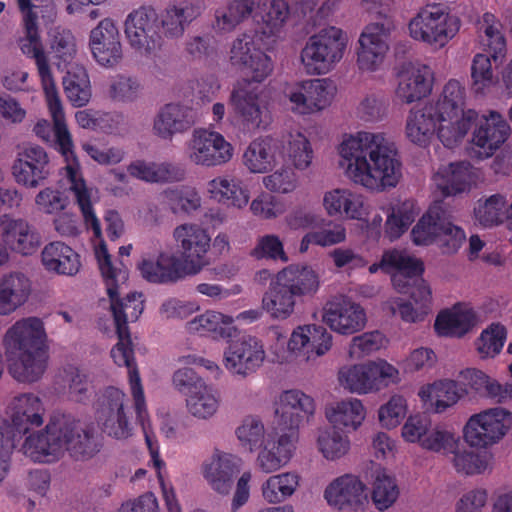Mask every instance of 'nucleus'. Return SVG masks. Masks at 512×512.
<instances>
[{"label":"nucleus","instance_id":"4468645a","mask_svg":"<svg viewBox=\"0 0 512 512\" xmlns=\"http://www.w3.org/2000/svg\"><path fill=\"white\" fill-rule=\"evenodd\" d=\"M251 82L234 88L230 96V104L235 119L244 132L255 133L268 125V111L261 103L257 89L250 87Z\"/></svg>","mask_w":512,"mask_h":512},{"label":"nucleus","instance_id":"f257e3e1","mask_svg":"<svg viewBox=\"0 0 512 512\" xmlns=\"http://www.w3.org/2000/svg\"><path fill=\"white\" fill-rule=\"evenodd\" d=\"M96 257L107 294L111 302V311L116 327L118 342L111 349V357L119 367H126L129 375V385L134 399L135 412L138 419L144 424L146 402L141 379L134 358L133 343L131 340L128 322L138 320L144 310L142 293H130L126 298L119 297V283L127 279V272L112 265L111 256L106 245L102 242L96 249Z\"/></svg>","mask_w":512,"mask_h":512},{"label":"nucleus","instance_id":"473e14b6","mask_svg":"<svg viewBox=\"0 0 512 512\" xmlns=\"http://www.w3.org/2000/svg\"><path fill=\"white\" fill-rule=\"evenodd\" d=\"M296 439L295 433L283 432L277 441L268 435L257 458L260 469L265 473H271L288 463L295 449Z\"/></svg>","mask_w":512,"mask_h":512},{"label":"nucleus","instance_id":"c85d7f7f","mask_svg":"<svg viewBox=\"0 0 512 512\" xmlns=\"http://www.w3.org/2000/svg\"><path fill=\"white\" fill-rule=\"evenodd\" d=\"M365 485L353 475L346 474L331 482L324 491L328 504L343 510L345 507L362 505L367 499Z\"/></svg>","mask_w":512,"mask_h":512},{"label":"nucleus","instance_id":"864d4df0","mask_svg":"<svg viewBox=\"0 0 512 512\" xmlns=\"http://www.w3.org/2000/svg\"><path fill=\"white\" fill-rule=\"evenodd\" d=\"M418 211L413 200H405L391 208L385 222V234L394 241L400 238L414 222Z\"/></svg>","mask_w":512,"mask_h":512},{"label":"nucleus","instance_id":"4c0bfd02","mask_svg":"<svg viewBox=\"0 0 512 512\" xmlns=\"http://www.w3.org/2000/svg\"><path fill=\"white\" fill-rule=\"evenodd\" d=\"M297 298L313 296L319 289V276L309 266L289 265L275 276Z\"/></svg>","mask_w":512,"mask_h":512},{"label":"nucleus","instance_id":"680f3d73","mask_svg":"<svg viewBox=\"0 0 512 512\" xmlns=\"http://www.w3.org/2000/svg\"><path fill=\"white\" fill-rule=\"evenodd\" d=\"M189 412L198 418L212 416L218 408V398L212 387L206 384L186 399Z\"/></svg>","mask_w":512,"mask_h":512},{"label":"nucleus","instance_id":"a19ab883","mask_svg":"<svg viewBox=\"0 0 512 512\" xmlns=\"http://www.w3.org/2000/svg\"><path fill=\"white\" fill-rule=\"evenodd\" d=\"M324 207L331 216L345 214L351 219L360 220L365 214L361 195L348 189H334L324 196Z\"/></svg>","mask_w":512,"mask_h":512},{"label":"nucleus","instance_id":"a878e982","mask_svg":"<svg viewBox=\"0 0 512 512\" xmlns=\"http://www.w3.org/2000/svg\"><path fill=\"white\" fill-rule=\"evenodd\" d=\"M138 269L145 280L155 284H173L189 274L184 262L167 252L159 253L156 259H143Z\"/></svg>","mask_w":512,"mask_h":512},{"label":"nucleus","instance_id":"dca6fc26","mask_svg":"<svg viewBox=\"0 0 512 512\" xmlns=\"http://www.w3.org/2000/svg\"><path fill=\"white\" fill-rule=\"evenodd\" d=\"M394 28L390 17L368 24L359 37L357 65L362 71H375L388 50L386 39Z\"/></svg>","mask_w":512,"mask_h":512},{"label":"nucleus","instance_id":"f704fd0d","mask_svg":"<svg viewBox=\"0 0 512 512\" xmlns=\"http://www.w3.org/2000/svg\"><path fill=\"white\" fill-rule=\"evenodd\" d=\"M439 129L440 115L429 104L410 111L406 122V135L411 142L424 147Z\"/></svg>","mask_w":512,"mask_h":512},{"label":"nucleus","instance_id":"1a4fd4ad","mask_svg":"<svg viewBox=\"0 0 512 512\" xmlns=\"http://www.w3.org/2000/svg\"><path fill=\"white\" fill-rule=\"evenodd\" d=\"M460 19L446 3H427L410 20L408 28L413 39L444 47L459 31Z\"/></svg>","mask_w":512,"mask_h":512},{"label":"nucleus","instance_id":"0eeeda50","mask_svg":"<svg viewBox=\"0 0 512 512\" xmlns=\"http://www.w3.org/2000/svg\"><path fill=\"white\" fill-rule=\"evenodd\" d=\"M44 407L41 399L24 393L12 402L11 422L0 419V483L10 469L11 455L16 442L34 427L43 424Z\"/></svg>","mask_w":512,"mask_h":512},{"label":"nucleus","instance_id":"79ce46f5","mask_svg":"<svg viewBox=\"0 0 512 512\" xmlns=\"http://www.w3.org/2000/svg\"><path fill=\"white\" fill-rule=\"evenodd\" d=\"M380 268L386 273H393L392 283L394 279L399 281L405 279L412 280L414 277L422 276L424 272L423 262L413 258L396 249L385 251L380 261Z\"/></svg>","mask_w":512,"mask_h":512},{"label":"nucleus","instance_id":"2eb2a0df","mask_svg":"<svg viewBox=\"0 0 512 512\" xmlns=\"http://www.w3.org/2000/svg\"><path fill=\"white\" fill-rule=\"evenodd\" d=\"M230 61L247 75L245 82L261 83L273 70L271 58L257 48L254 37L246 33L233 41Z\"/></svg>","mask_w":512,"mask_h":512},{"label":"nucleus","instance_id":"052dcab7","mask_svg":"<svg viewBox=\"0 0 512 512\" xmlns=\"http://www.w3.org/2000/svg\"><path fill=\"white\" fill-rule=\"evenodd\" d=\"M290 8L285 0H271L260 7V16L265 25L264 33L275 35L288 19Z\"/></svg>","mask_w":512,"mask_h":512},{"label":"nucleus","instance_id":"338daca9","mask_svg":"<svg viewBox=\"0 0 512 512\" xmlns=\"http://www.w3.org/2000/svg\"><path fill=\"white\" fill-rule=\"evenodd\" d=\"M241 445L252 452L266 441L263 423L255 417H247L236 430Z\"/></svg>","mask_w":512,"mask_h":512},{"label":"nucleus","instance_id":"20e7f679","mask_svg":"<svg viewBox=\"0 0 512 512\" xmlns=\"http://www.w3.org/2000/svg\"><path fill=\"white\" fill-rule=\"evenodd\" d=\"M93 429L83 427L70 415L55 414L42 431L29 434L23 454L34 462L53 463L68 451L75 460L92 458L100 450Z\"/></svg>","mask_w":512,"mask_h":512},{"label":"nucleus","instance_id":"412c9836","mask_svg":"<svg viewBox=\"0 0 512 512\" xmlns=\"http://www.w3.org/2000/svg\"><path fill=\"white\" fill-rule=\"evenodd\" d=\"M315 403L312 397L300 390H287L280 395L276 408L277 428L281 432L295 433L299 426L314 414Z\"/></svg>","mask_w":512,"mask_h":512},{"label":"nucleus","instance_id":"e2e57ef3","mask_svg":"<svg viewBox=\"0 0 512 512\" xmlns=\"http://www.w3.org/2000/svg\"><path fill=\"white\" fill-rule=\"evenodd\" d=\"M398 495L399 490L394 478L384 471H378L372 490L375 506L381 511L388 509L397 500Z\"/></svg>","mask_w":512,"mask_h":512},{"label":"nucleus","instance_id":"f8f14e48","mask_svg":"<svg viewBox=\"0 0 512 512\" xmlns=\"http://www.w3.org/2000/svg\"><path fill=\"white\" fill-rule=\"evenodd\" d=\"M512 425V413L497 407L471 416L464 427V439L472 447L498 442Z\"/></svg>","mask_w":512,"mask_h":512},{"label":"nucleus","instance_id":"f3484780","mask_svg":"<svg viewBox=\"0 0 512 512\" xmlns=\"http://www.w3.org/2000/svg\"><path fill=\"white\" fill-rule=\"evenodd\" d=\"M126 395L115 387L104 390L97 410V418L103 432L115 439H126L132 435V423L125 410Z\"/></svg>","mask_w":512,"mask_h":512},{"label":"nucleus","instance_id":"a211bd4d","mask_svg":"<svg viewBox=\"0 0 512 512\" xmlns=\"http://www.w3.org/2000/svg\"><path fill=\"white\" fill-rule=\"evenodd\" d=\"M265 351L256 337L243 335L229 342L224 351V366L232 374L246 377L254 373L263 363Z\"/></svg>","mask_w":512,"mask_h":512},{"label":"nucleus","instance_id":"774afa93","mask_svg":"<svg viewBox=\"0 0 512 512\" xmlns=\"http://www.w3.org/2000/svg\"><path fill=\"white\" fill-rule=\"evenodd\" d=\"M68 382L69 397L76 402H85L93 393V387L87 374L70 366L64 370Z\"/></svg>","mask_w":512,"mask_h":512},{"label":"nucleus","instance_id":"6ab92c4d","mask_svg":"<svg viewBox=\"0 0 512 512\" xmlns=\"http://www.w3.org/2000/svg\"><path fill=\"white\" fill-rule=\"evenodd\" d=\"M173 235L181 249L182 261L188 273H199L208 264L206 255L211 238L207 231L197 224H182L175 228Z\"/></svg>","mask_w":512,"mask_h":512},{"label":"nucleus","instance_id":"3c124183","mask_svg":"<svg viewBox=\"0 0 512 512\" xmlns=\"http://www.w3.org/2000/svg\"><path fill=\"white\" fill-rule=\"evenodd\" d=\"M340 384L351 392L365 394L376 390L370 363L343 367L338 374Z\"/></svg>","mask_w":512,"mask_h":512},{"label":"nucleus","instance_id":"39448f33","mask_svg":"<svg viewBox=\"0 0 512 512\" xmlns=\"http://www.w3.org/2000/svg\"><path fill=\"white\" fill-rule=\"evenodd\" d=\"M8 370L19 382L32 383L39 380L48 364V347L44 324L37 317L16 321L3 339Z\"/></svg>","mask_w":512,"mask_h":512},{"label":"nucleus","instance_id":"ea45409f","mask_svg":"<svg viewBox=\"0 0 512 512\" xmlns=\"http://www.w3.org/2000/svg\"><path fill=\"white\" fill-rule=\"evenodd\" d=\"M296 299L294 293L275 277L262 297V309L273 319L285 320L293 314Z\"/></svg>","mask_w":512,"mask_h":512},{"label":"nucleus","instance_id":"7c9ffc66","mask_svg":"<svg viewBox=\"0 0 512 512\" xmlns=\"http://www.w3.org/2000/svg\"><path fill=\"white\" fill-rule=\"evenodd\" d=\"M475 182L473 166L468 161L450 163L440 168L435 175L437 188L445 197L468 191Z\"/></svg>","mask_w":512,"mask_h":512},{"label":"nucleus","instance_id":"bb28decb","mask_svg":"<svg viewBox=\"0 0 512 512\" xmlns=\"http://www.w3.org/2000/svg\"><path fill=\"white\" fill-rule=\"evenodd\" d=\"M20 11L24 14L25 36L20 39V49L24 55L33 58L41 75L48 80L47 57L44 53L37 25L38 16L33 12L35 7L31 0H17Z\"/></svg>","mask_w":512,"mask_h":512},{"label":"nucleus","instance_id":"4d7b16f0","mask_svg":"<svg viewBox=\"0 0 512 512\" xmlns=\"http://www.w3.org/2000/svg\"><path fill=\"white\" fill-rule=\"evenodd\" d=\"M430 80L420 70L402 76L396 89L397 97L407 104L426 97L431 91Z\"/></svg>","mask_w":512,"mask_h":512},{"label":"nucleus","instance_id":"b1692460","mask_svg":"<svg viewBox=\"0 0 512 512\" xmlns=\"http://www.w3.org/2000/svg\"><path fill=\"white\" fill-rule=\"evenodd\" d=\"M511 128L506 119L496 111L483 115L472 135V143L478 148V157H491L509 138Z\"/></svg>","mask_w":512,"mask_h":512},{"label":"nucleus","instance_id":"13d9d810","mask_svg":"<svg viewBox=\"0 0 512 512\" xmlns=\"http://www.w3.org/2000/svg\"><path fill=\"white\" fill-rule=\"evenodd\" d=\"M336 428L333 426L321 431L317 439L319 451L324 458L331 461L342 458L350 449L348 436Z\"/></svg>","mask_w":512,"mask_h":512},{"label":"nucleus","instance_id":"cd10ccee","mask_svg":"<svg viewBox=\"0 0 512 512\" xmlns=\"http://www.w3.org/2000/svg\"><path fill=\"white\" fill-rule=\"evenodd\" d=\"M197 111L187 105L169 103L160 109L155 120V133L162 139L190 130L197 121Z\"/></svg>","mask_w":512,"mask_h":512},{"label":"nucleus","instance_id":"c756f323","mask_svg":"<svg viewBox=\"0 0 512 512\" xmlns=\"http://www.w3.org/2000/svg\"><path fill=\"white\" fill-rule=\"evenodd\" d=\"M241 459L232 454L216 453L203 466V474L211 487L220 494H228L234 477L240 472Z\"/></svg>","mask_w":512,"mask_h":512},{"label":"nucleus","instance_id":"5fc2aeb1","mask_svg":"<svg viewBox=\"0 0 512 512\" xmlns=\"http://www.w3.org/2000/svg\"><path fill=\"white\" fill-rule=\"evenodd\" d=\"M299 485V476L286 472L270 476L262 485V495L269 503H280L292 496Z\"/></svg>","mask_w":512,"mask_h":512},{"label":"nucleus","instance_id":"09e8293b","mask_svg":"<svg viewBox=\"0 0 512 512\" xmlns=\"http://www.w3.org/2000/svg\"><path fill=\"white\" fill-rule=\"evenodd\" d=\"M63 86L68 100L74 107H83L91 99L90 79L83 66H71L63 78Z\"/></svg>","mask_w":512,"mask_h":512},{"label":"nucleus","instance_id":"72a5a7b5","mask_svg":"<svg viewBox=\"0 0 512 512\" xmlns=\"http://www.w3.org/2000/svg\"><path fill=\"white\" fill-rule=\"evenodd\" d=\"M233 323V317L208 310L188 321L186 328L190 333L211 337L212 339H229L237 333V328Z\"/></svg>","mask_w":512,"mask_h":512},{"label":"nucleus","instance_id":"2f4dec72","mask_svg":"<svg viewBox=\"0 0 512 512\" xmlns=\"http://www.w3.org/2000/svg\"><path fill=\"white\" fill-rule=\"evenodd\" d=\"M1 236L6 247L22 255H32L41 243L40 234L22 219L4 223Z\"/></svg>","mask_w":512,"mask_h":512},{"label":"nucleus","instance_id":"de8ad7c7","mask_svg":"<svg viewBox=\"0 0 512 512\" xmlns=\"http://www.w3.org/2000/svg\"><path fill=\"white\" fill-rule=\"evenodd\" d=\"M365 414L362 402L355 398L337 402L326 411V417L334 427L351 430H356L362 424Z\"/></svg>","mask_w":512,"mask_h":512},{"label":"nucleus","instance_id":"603ef678","mask_svg":"<svg viewBox=\"0 0 512 512\" xmlns=\"http://www.w3.org/2000/svg\"><path fill=\"white\" fill-rule=\"evenodd\" d=\"M251 0H231L215 11L213 27L219 32H231L252 12Z\"/></svg>","mask_w":512,"mask_h":512},{"label":"nucleus","instance_id":"aec40b11","mask_svg":"<svg viewBox=\"0 0 512 512\" xmlns=\"http://www.w3.org/2000/svg\"><path fill=\"white\" fill-rule=\"evenodd\" d=\"M15 181L26 188H37L50 175V160L44 148L30 145L17 153L12 165Z\"/></svg>","mask_w":512,"mask_h":512},{"label":"nucleus","instance_id":"37998d69","mask_svg":"<svg viewBox=\"0 0 512 512\" xmlns=\"http://www.w3.org/2000/svg\"><path fill=\"white\" fill-rule=\"evenodd\" d=\"M200 14L199 8L192 4L167 7L159 15L160 34L169 38L183 35L185 27Z\"/></svg>","mask_w":512,"mask_h":512},{"label":"nucleus","instance_id":"9b49d317","mask_svg":"<svg viewBox=\"0 0 512 512\" xmlns=\"http://www.w3.org/2000/svg\"><path fill=\"white\" fill-rule=\"evenodd\" d=\"M125 34L132 48L142 55H152L162 45L157 11L144 5L130 12L125 21Z\"/></svg>","mask_w":512,"mask_h":512},{"label":"nucleus","instance_id":"f03ea898","mask_svg":"<svg viewBox=\"0 0 512 512\" xmlns=\"http://www.w3.org/2000/svg\"><path fill=\"white\" fill-rule=\"evenodd\" d=\"M339 154L347 176L367 189L395 187L401 177V162L394 145L382 134L360 131L345 139Z\"/></svg>","mask_w":512,"mask_h":512},{"label":"nucleus","instance_id":"58836bf2","mask_svg":"<svg viewBox=\"0 0 512 512\" xmlns=\"http://www.w3.org/2000/svg\"><path fill=\"white\" fill-rule=\"evenodd\" d=\"M210 197L227 207L241 209L249 202V191L242 181L234 177H217L209 181Z\"/></svg>","mask_w":512,"mask_h":512},{"label":"nucleus","instance_id":"393cba45","mask_svg":"<svg viewBox=\"0 0 512 512\" xmlns=\"http://www.w3.org/2000/svg\"><path fill=\"white\" fill-rule=\"evenodd\" d=\"M90 48L95 60L104 67H113L122 59L120 34L114 21L105 18L90 33Z\"/></svg>","mask_w":512,"mask_h":512},{"label":"nucleus","instance_id":"4be33fe9","mask_svg":"<svg viewBox=\"0 0 512 512\" xmlns=\"http://www.w3.org/2000/svg\"><path fill=\"white\" fill-rule=\"evenodd\" d=\"M324 322L335 332L351 335L361 330L366 322L364 309L346 296H336L323 308Z\"/></svg>","mask_w":512,"mask_h":512},{"label":"nucleus","instance_id":"7ed1b4c3","mask_svg":"<svg viewBox=\"0 0 512 512\" xmlns=\"http://www.w3.org/2000/svg\"><path fill=\"white\" fill-rule=\"evenodd\" d=\"M47 67L49 75L47 81L41 75L40 70H38V74L53 119V126H51L47 120H39L35 124L33 131L37 137L44 141H49L51 132L54 133L55 145L66 161L65 170L70 183V190L75 196L85 224L92 229L95 237H100L101 225L92 207L90 190L80 172V165L73 150L74 144L72 137L65 123L61 99L48 62ZM37 69L39 68L37 67Z\"/></svg>","mask_w":512,"mask_h":512},{"label":"nucleus","instance_id":"69168bd1","mask_svg":"<svg viewBox=\"0 0 512 512\" xmlns=\"http://www.w3.org/2000/svg\"><path fill=\"white\" fill-rule=\"evenodd\" d=\"M507 336L505 326L500 323H493L483 330L478 342L477 349L483 357H494L502 350Z\"/></svg>","mask_w":512,"mask_h":512},{"label":"nucleus","instance_id":"423d86ee","mask_svg":"<svg viewBox=\"0 0 512 512\" xmlns=\"http://www.w3.org/2000/svg\"><path fill=\"white\" fill-rule=\"evenodd\" d=\"M440 115L438 139L447 148H454L478 119L473 109L464 110L465 87L458 80H449L436 102L428 103Z\"/></svg>","mask_w":512,"mask_h":512},{"label":"nucleus","instance_id":"a18cd8bd","mask_svg":"<svg viewBox=\"0 0 512 512\" xmlns=\"http://www.w3.org/2000/svg\"><path fill=\"white\" fill-rule=\"evenodd\" d=\"M475 320L471 309L442 311L436 317L434 329L440 336L461 337L473 328Z\"/></svg>","mask_w":512,"mask_h":512},{"label":"nucleus","instance_id":"e433bc0d","mask_svg":"<svg viewBox=\"0 0 512 512\" xmlns=\"http://www.w3.org/2000/svg\"><path fill=\"white\" fill-rule=\"evenodd\" d=\"M42 263L48 271L58 274L75 275L81 266L80 256L61 241L47 244L41 253Z\"/></svg>","mask_w":512,"mask_h":512},{"label":"nucleus","instance_id":"c03bdc74","mask_svg":"<svg viewBox=\"0 0 512 512\" xmlns=\"http://www.w3.org/2000/svg\"><path fill=\"white\" fill-rule=\"evenodd\" d=\"M446 210L440 203L429 207L412 228L411 238L415 245L428 246L436 242L439 231L443 229Z\"/></svg>","mask_w":512,"mask_h":512},{"label":"nucleus","instance_id":"6e6d98bb","mask_svg":"<svg viewBox=\"0 0 512 512\" xmlns=\"http://www.w3.org/2000/svg\"><path fill=\"white\" fill-rule=\"evenodd\" d=\"M466 394H468L466 385L454 380H439L430 386V395L434 400L437 413H442L447 408L455 405Z\"/></svg>","mask_w":512,"mask_h":512},{"label":"nucleus","instance_id":"8fccbe9b","mask_svg":"<svg viewBox=\"0 0 512 512\" xmlns=\"http://www.w3.org/2000/svg\"><path fill=\"white\" fill-rule=\"evenodd\" d=\"M243 163L252 173H265L275 164V151L270 138L253 140L243 154Z\"/></svg>","mask_w":512,"mask_h":512},{"label":"nucleus","instance_id":"ddd939ff","mask_svg":"<svg viewBox=\"0 0 512 512\" xmlns=\"http://www.w3.org/2000/svg\"><path fill=\"white\" fill-rule=\"evenodd\" d=\"M284 95L294 113L309 115L329 106L334 92L327 79H310L287 86Z\"/></svg>","mask_w":512,"mask_h":512},{"label":"nucleus","instance_id":"5701e85b","mask_svg":"<svg viewBox=\"0 0 512 512\" xmlns=\"http://www.w3.org/2000/svg\"><path fill=\"white\" fill-rule=\"evenodd\" d=\"M191 149V161L208 167L226 163L233 155L231 144L220 133L205 129L195 130Z\"/></svg>","mask_w":512,"mask_h":512},{"label":"nucleus","instance_id":"49530a36","mask_svg":"<svg viewBox=\"0 0 512 512\" xmlns=\"http://www.w3.org/2000/svg\"><path fill=\"white\" fill-rule=\"evenodd\" d=\"M127 171L137 179L152 183L180 181L184 177V171L172 164L148 163L143 160L132 162Z\"/></svg>","mask_w":512,"mask_h":512},{"label":"nucleus","instance_id":"0e129e2a","mask_svg":"<svg viewBox=\"0 0 512 512\" xmlns=\"http://www.w3.org/2000/svg\"><path fill=\"white\" fill-rule=\"evenodd\" d=\"M394 287L399 293L409 295L422 312H429L431 290L422 276L407 280L403 285L399 283V278L396 277L394 279Z\"/></svg>","mask_w":512,"mask_h":512},{"label":"nucleus","instance_id":"9d476101","mask_svg":"<svg viewBox=\"0 0 512 512\" xmlns=\"http://www.w3.org/2000/svg\"><path fill=\"white\" fill-rule=\"evenodd\" d=\"M485 40L483 45L489 55L478 53L474 56L471 65L472 90L476 94H484L485 90L493 84V71L491 59L497 65L506 56V39L500 28L501 24L492 13L483 15Z\"/></svg>","mask_w":512,"mask_h":512},{"label":"nucleus","instance_id":"bf43d9fd","mask_svg":"<svg viewBox=\"0 0 512 512\" xmlns=\"http://www.w3.org/2000/svg\"><path fill=\"white\" fill-rule=\"evenodd\" d=\"M506 199L500 194H494L483 203L478 202L474 209L475 218L485 227H491L502 223L506 219Z\"/></svg>","mask_w":512,"mask_h":512},{"label":"nucleus","instance_id":"6e6552de","mask_svg":"<svg viewBox=\"0 0 512 512\" xmlns=\"http://www.w3.org/2000/svg\"><path fill=\"white\" fill-rule=\"evenodd\" d=\"M348 38L342 29L329 26L310 36L300 58L309 75H324L332 71L342 60Z\"/></svg>","mask_w":512,"mask_h":512},{"label":"nucleus","instance_id":"c9c22d12","mask_svg":"<svg viewBox=\"0 0 512 512\" xmlns=\"http://www.w3.org/2000/svg\"><path fill=\"white\" fill-rule=\"evenodd\" d=\"M30 280L20 272L0 277V315H9L23 305L30 294Z\"/></svg>","mask_w":512,"mask_h":512}]
</instances>
